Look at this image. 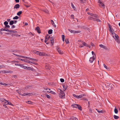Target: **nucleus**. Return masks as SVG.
Instances as JSON below:
<instances>
[{
  "instance_id": "obj_16",
  "label": "nucleus",
  "mask_w": 120,
  "mask_h": 120,
  "mask_svg": "<svg viewBox=\"0 0 120 120\" xmlns=\"http://www.w3.org/2000/svg\"><path fill=\"white\" fill-rule=\"evenodd\" d=\"M45 39H46L47 40H49L50 39V40H51V37L50 36H49L48 35L47 36H46L45 37Z\"/></svg>"
},
{
  "instance_id": "obj_2",
  "label": "nucleus",
  "mask_w": 120,
  "mask_h": 120,
  "mask_svg": "<svg viewBox=\"0 0 120 120\" xmlns=\"http://www.w3.org/2000/svg\"><path fill=\"white\" fill-rule=\"evenodd\" d=\"M114 34L115 36H113V37L114 38L115 41L118 43H120V41L119 39V37L117 34H116L115 33H113Z\"/></svg>"
},
{
  "instance_id": "obj_44",
  "label": "nucleus",
  "mask_w": 120,
  "mask_h": 120,
  "mask_svg": "<svg viewBox=\"0 0 120 120\" xmlns=\"http://www.w3.org/2000/svg\"><path fill=\"white\" fill-rule=\"evenodd\" d=\"M51 23L52 25H53L54 27H56V26L55 24H54V22H51Z\"/></svg>"
},
{
  "instance_id": "obj_11",
  "label": "nucleus",
  "mask_w": 120,
  "mask_h": 120,
  "mask_svg": "<svg viewBox=\"0 0 120 120\" xmlns=\"http://www.w3.org/2000/svg\"><path fill=\"white\" fill-rule=\"evenodd\" d=\"M54 37H51V40L50 41H51V43L53 45V43L54 42Z\"/></svg>"
},
{
  "instance_id": "obj_41",
  "label": "nucleus",
  "mask_w": 120,
  "mask_h": 120,
  "mask_svg": "<svg viewBox=\"0 0 120 120\" xmlns=\"http://www.w3.org/2000/svg\"><path fill=\"white\" fill-rule=\"evenodd\" d=\"M103 66L104 68H105L106 69H109L107 67V66L105 64H103Z\"/></svg>"
},
{
  "instance_id": "obj_48",
  "label": "nucleus",
  "mask_w": 120,
  "mask_h": 120,
  "mask_svg": "<svg viewBox=\"0 0 120 120\" xmlns=\"http://www.w3.org/2000/svg\"><path fill=\"white\" fill-rule=\"evenodd\" d=\"M12 77L14 78H17V76L16 75H13L12 76Z\"/></svg>"
},
{
  "instance_id": "obj_59",
  "label": "nucleus",
  "mask_w": 120,
  "mask_h": 120,
  "mask_svg": "<svg viewBox=\"0 0 120 120\" xmlns=\"http://www.w3.org/2000/svg\"><path fill=\"white\" fill-rule=\"evenodd\" d=\"M15 27V26L14 25H12V26H11V28H14Z\"/></svg>"
},
{
  "instance_id": "obj_5",
  "label": "nucleus",
  "mask_w": 120,
  "mask_h": 120,
  "mask_svg": "<svg viewBox=\"0 0 120 120\" xmlns=\"http://www.w3.org/2000/svg\"><path fill=\"white\" fill-rule=\"evenodd\" d=\"M87 14L88 15H89L91 16L94 17H98V16L95 14L91 13L89 12H87Z\"/></svg>"
},
{
  "instance_id": "obj_26",
  "label": "nucleus",
  "mask_w": 120,
  "mask_h": 120,
  "mask_svg": "<svg viewBox=\"0 0 120 120\" xmlns=\"http://www.w3.org/2000/svg\"><path fill=\"white\" fill-rule=\"evenodd\" d=\"M17 35H19V37H20V35H19L18 34H12V36L14 37V36H15L17 37Z\"/></svg>"
},
{
  "instance_id": "obj_51",
  "label": "nucleus",
  "mask_w": 120,
  "mask_h": 120,
  "mask_svg": "<svg viewBox=\"0 0 120 120\" xmlns=\"http://www.w3.org/2000/svg\"><path fill=\"white\" fill-rule=\"evenodd\" d=\"M20 57L22 58H27V57H26L24 56H22L20 55Z\"/></svg>"
},
{
  "instance_id": "obj_45",
  "label": "nucleus",
  "mask_w": 120,
  "mask_h": 120,
  "mask_svg": "<svg viewBox=\"0 0 120 120\" xmlns=\"http://www.w3.org/2000/svg\"><path fill=\"white\" fill-rule=\"evenodd\" d=\"M60 81L62 82H63L64 81V79H62V78L60 79Z\"/></svg>"
},
{
  "instance_id": "obj_47",
  "label": "nucleus",
  "mask_w": 120,
  "mask_h": 120,
  "mask_svg": "<svg viewBox=\"0 0 120 120\" xmlns=\"http://www.w3.org/2000/svg\"><path fill=\"white\" fill-rule=\"evenodd\" d=\"M26 62L30 63H31L32 61H30L29 60H26Z\"/></svg>"
},
{
  "instance_id": "obj_27",
  "label": "nucleus",
  "mask_w": 120,
  "mask_h": 120,
  "mask_svg": "<svg viewBox=\"0 0 120 120\" xmlns=\"http://www.w3.org/2000/svg\"><path fill=\"white\" fill-rule=\"evenodd\" d=\"M65 41L66 43L67 44H68L69 43V40L68 39H65Z\"/></svg>"
},
{
  "instance_id": "obj_56",
  "label": "nucleus",
  "mask_w": 120,
  "mask_h": 120,
  "mask_svg": "<svg viewBox=\"0 0 120 120\" xmlns=\"http://www.w3.org/2000/svg\"><path fill=\"white\" fill-rule=\"evenodd\" d=\"M20 64H15V65H16V66H20Z\"/></svg>"
},
{
  "instance_id": "obj_7",
  "label": "nucleus",
  "mask_w": 120,
  "mask_h": 120,
  "mask_svg": "<svg viewBox=\"0 0 120 120\" xmlns=\"http://www.w3.org/2000/svg\"><path fill=\"white\" fill-rule=\"evenodd\" d=\"M35 30L37 31V32L39 34L41 33V30L40 28L38 26L37 27L35 28Z\"/></svg>"
},
{
  "instance_id": "obj_57",
  "label": "nucleus",
  "mask_w": 120,
  "mask_h": 120,
  "mask_svg": "<svg viewBox=\"0 0 120 120\" xmlns=\"http://www.w3.org/2000/svg\"><path fill=\"white\" fill-rule=\"evenodd\" d=\"M23 96H25L27 95V93H25L23 94L22 95Z\"/></svg>"
},
{
  "instance_id": "obj_60",
  "label": "nucleus",
  "mask_w": 120,
  "mask_h": 120,
  "mask_svg": "<svg viewBox=\"0 0 120 120\" xmlns=\"http://www.w3.org/2000/svg\"><path fill=\"white\" fill-rule=\"evenodd\" d=\"M13 21L14 22V23L15 24H16L17 22V21L16 20H13Z\"/></svg>"
},
{
  "instance_id": "obj_40",
  "label": "nucleus",
  "mask_w": 120,
  "mask_h": 120,
  "mask_svg": "<svg viewBox=\"0 0 120 120\" xmlns=\"http://www.w3.org/2000/svg\"><path fill=\"white\" fill-rule=\"evenodd\" d=\"M109 28L110 29V31H112V30H113V29H112V26H111L109 24Z\"/></svg>"
},
{
  "instance_id": "obj_13",
  "label": "nucleus",
  "mask_w": 120,
  "mask_h": 120,
  "mask_svg": "<svg viewBox=\"0 0 120 120\" xmlns=\"http://www.w3.org/2000/svg\"><path fill=\"white\" fill-rule=\"evenodd\" d=\"M99 46L100 47L103 48L104 49H107V47H106V46H105L104 45H103L102 44L100 45H99Z\"/></svg>"
},
{
  "instance_id": "obj_35",
  "label": "nucleus",
  "mask_w": 120,
  "mask_h": 120,
  "mask_svg": "<svg viewBox=\"0 0 120 120\" xmlns=\"http://www.w3.org/2000/svg\"><path fill=\"white\" fill-rule=\"evenodd\" d=\"M62 40L63 41H64L65 37L64 35H62Z\"/></svg>"
},
{
  "instance_id": "obj_33",
  "label": "nucleus",
  "mask_w": 120,
  "mask_h": 120,
  "mask_svg": "<svg viewBox=\"0 0 120 120\" xmlns=\"http://www.w3.org/2000/svg\"><path fill=\"white\" fill-rule=\"evenodd\" d=\"M13 72L12 71H5V72L6 73H12Z\"/></svg>"
},
{
  "instance_id": "obj_31",
  "label": "nucleus",
  "mask_w": 120,
  "mask_h": 120,
  "mask_svg": "<svg viewBox=\"0 0 120 120\" xmlns=\"http://www.w3.org/2000/svg\"><path fill=\"white\" fill-rule=\"evenodd\" d=\"M84 95L83 94H81L79 95H78V98H81L82 97H83L84 96Z\"/></svg>"
},
{
  "instance_id": "obj_3",
  "label": "nucleus",
  "mask_w": 120,
  "mask_h": 120,
  "mask_svg": "<svg viewBox=\"0 0 120 120\" xmlns=\"http://www.w3.org/2000/svg\"><path fill=\"white\" fill-rule=\"evenodd\" d=\"M71 106L76 108H77L78 109L80 110H82V107L79 105L75 104H73L71 105Z\"/></svg>"
},
{
  "instance_id": "obj_14",
  "label": "nucleus",
  "mask_w": 120,
  "mask_h": 120,
  "mask_svg": "<svg viewBox=\"0 0 120 120\" xmlns=\"http://www.w3.org/2000/svg\"><path fill=\"white\" fill-rule=\"evenodd\" d=\"M70 120H78V119L76 117L72 116L70 118Z\"/></svg>"
},
{
  "instance_id": "obj_9",
  "label": "nucleus",
  "mask_w": 120,
  "mask_h": 120,
  "mask_svg": "<svg viewBox=\"0 0 120 120\" xmlns=\"http://www.w3.org/2000/svg\"><path fill=\"white\" fill-rule=\"evenodd\" d=\"M82 44H83V45L86 46L87 47H88L89 48H90V46L89 45L87 44H86V43L83 42V41H82Z\"/></svg>"
},
{
  "instance_id": "obj_23",
  "label": "nucleus",
  "mask_w": 120,
  "mask_h": 120,
  "mask_svg": "<svg viewBox=\"0 0 120 120\" xmlns=\"http://www.w3.org/2000/svg\"><path fill=\"white\" fill-rule=\"evenodd\" d=\"M47 92H48L52 94H55L56 93L54 92L53 91H52L51 90L50 91H47Z\"/></svg>"
},
{
  "instance_id": "obj_50",
  "label": "nucleus",
  "mask_w": 120,
  "mask_h": 120,
  "mask_svg": "<svg viewBox=\"0 0 120 120\" xmlns=\"http://www.w3.org/2000/svg\"><path fill=\"white\" fill-rule=\"evenodd\" d=\"M7 101L5 99H4V98H2L1 99V101Z\"/></svg>"
},
{
  "instance_id": "obj_20",
  "label": "nucleus",
  "mask_w": 120,
  "mask_h": 120,
  "mask_svg": "<svg viewBox=\"0 0 120 120\" xmlns=\"http://www.w3.org/2000/svg\"><path fill=\"white\" fill-rule=\"evenodd\" d=\"M113 117L114 118L116 119H117L119 118V117L116 115H114Z\"/></svg>"
},
{
  "instance_id": "obj_6",
  "label": "nucleus",
  "mask_w": 120,
  "mask_h": 120,
  "mask_svg": "<svg viewBox=\"0 0 120 120\" xmlns=\"http://www.w3.org/2000/svg\"><path fill=\"white\" fill-rule=\"evenodd\" d=\"M98 16L97 18H98ZM93 16H90L88 17V19L90 20H92L95 21V19L96 17H94Z\"/></svg>"
},
{
  "instance_id": "obj_38",
  "label": "nucleus",
  "mask_w": 120,
  "mask_h": 120,
  "mask_svg": "<svg viewBox=\"0 0 120 120\" xmlns=\"http://www.w3.org/2000/svg\"><path fill=\"white\" fill-rule=\"evenodd\" d=\"M4 24L5 25V26L8 25V22L7 21H5L4 22Z\"/></svg>"
},
{
  "instance_id": "obj_15",
  "label": "nucleus",
  "mask_w": 120,
  "mask_h": 120,
  "mask_svg": "<svg viewBox=\"0 0 120 120\" xmlns=\"http://www.w3.org/2000/svg\"><path fill=\"white\" fill-rule=\"evenodd\" d=\"M31 87H32V86H26L25 87V89L26 90H27L28 89H31Z\"/></svg>"
},
{
  "instance_id": "obj_49",
  "label": "nucleus",
  "mask_w": 120,
  "mask_h": 120,
  "mask_svg": "<svg viewBox=\"0 0 120 120\" xmlns=\"http://www.w3.org/2000/svg\"><path fill=\"white\" fill-rule=\"evenodd\" d=\"M71 5L72 6V7L73 8H75V6H74V5L73 4V3H71Z\"/></svg>"
},
{
  "instance_id": "obj_58",
  "label": "nucleus",
  "mask_w": 120,
  "mask_h": 120,
  "mask_svg": "<svg viewBox=\"0 0 120 120\" xmlns=\"http://www.w3.org/2000/svg\"><path fill=\"white\" fill-rule=\"evenodd\" d=\"M27 103L29 104H31L32 103V102L30 101H28Z\"/></svg>"
},
{
  "instance_id": "obj_54",
  "label": "nucleus",
  "mask_w": 120,
  "mask_h": 120,
  "mask_svg": "<svg viewBox=\"0 0 120 120\" xmlns=\"http://www.w3.org/2000/svg\"><path fill=\"white\" fill-rule=\"evenodd\" d=\"M90 45L92 46H94V44L92 42H91L90 43Z\"/></svg>"
},
{
  "instance_id": "obj_1",
  "label": "nucleus",
  "mask_w": 120,
  "mask_h": 120,
  "mask_svg": "<svg viewBox=\"0 0 120 120\" xmlns=\"http://www.w3.org/2000/svg\"><path fill=\"white\" fill-rule=\"evenodd\" d=\"M58 91L60 92L59 97L61 98H65V94L64 92L60 89H58Z\"/></svg>"
},
{
  "instance_id": "obj_55",
  "label": "nucleus",
  "mask_w": 120,
  "mask_h": 120,
  "mask_svg": "<svg viewBox=\"0 0 120 120\" xmlns=\"http://www.w3.org/2000/svg\"><path fill=\"white\" fill-rule=\"evenodd\" d=\"M26 58L27 59H29L30 60H32V58H31L27 57V58Z\"/></svg>"
},
{
  "instance_id": "obj_39",
  "label": "nucleus",
  "mask_w": 120,
  "mask_h": 120,
  "mask_svg": "<svg viewBox=\"0 0 120 120\" xmlns=\"http://www.w3.org/2000/svg\"><path fill=\"white\" fill-rule=\"evenodd\" d=\"M73 97L76 98H78V95H76L74 94H73Z\"/></svg>"
},
{
  "instance_id": "obj_8",
  "label": "nucleus",
  "mask_w": 120,
  "mask_h": 120,
  "mask_svg": "<svg viewBox=\"0 0 120 120\" xmlns=\"http://www.w3.org/2000/svg\"><path fill=\"white\" fill-rule=\"evenodd\" d=\"M57 50L58 52L60 54H62L63 53L62 51H61L59 48L57 49Z\"/></svg>"
},
{
  "instance_id": "obj_61",
  "label": "nucleus",
  "mask_w": 120,
  "mask_h": 120,
  "mask_svg": "<svg viewBox=\"0 0 120 120\" xmlns=\"http://www.w3.org/2000/svg\"><path fill=\"white\" fill-rule=\"evenodd\" d=\"M34 60V61L36 62H37L38 61L37 60V59H32V60Z\"/></svg>"
},
{
  "instance_id": "obj_10",
  "label": "nucleus",
  "mask_w": 120,
  "mask_h": 120,
  "mask_svg": "<svg viewBox=\"0 0 120 120\" xmlns=\"http://www.w3.org/2000/svg\"><path fill=\"white\" fill-rule=\"evenodd\" d=\"M94 59L95 58L94 56L91 57L90 58L89 61L91 63H92Z\"/></svg>"
},
{
  "instance_id": "obj_18",
  "label": "nucleus",
  "mask_w": 120,
  "mask_h": 120,
  "mask_svg": "<svg viewBox=\"0 0 120 120\" xmlns=\"http://www.w3.org/2000/svg\"><path fill=\"white\" fill-rule=\"evenodd\" d=\"M26 69L29 70H31L32 71H33V68L31 67H26Z\"/></svg>"
},
{
  "instance_id": "obj_36",
  "label": "nucleus",
  "mask_w": 120,
  "mask_h": 120,
  "mask_svg": "<svg viewBox=\"0 0 120 120\" xmlns=\"http://www.w3.org/2000/svg\"><path fill=\"white\" fill-rule=\"evenodd\" d=\"M19 17L17 16H16L14 17H13V19H19Z\"/></svg>"
},
{
  "instance_id": "obj_24",
  "label": "nucleus",
  "mask_w": 120,
  "mask_h": 120,
  "mask_svg": "<svg viewBox=\"0 0 120 120\" xmlns=\"http://www.w3.org/2000/svg\"><path fill=\"white\" fill-rule=\"evenodd\" d=\"M22 11H20L17 13V15L18 16H20L22 14Z\"/></svg>"
},
{
  "instance_id": "obj_29",
  "label": "nucleus",
  "mask_w": 120,
  "mask_h": 120,
  "mask_svg": "<svg viewBox=\"0 0 120 120\" xmlns=\"http://www.w3.org/2000/svg\"><path fill=\"white\" fill-rule=\"evenodd\" d=\"M18 60H21L23 61H24L25 62H26V60L25 59H21L20 58H19L18 59Z\"/></svg>"
},
{
  "instance_id": "obj_43",
  "label": "nucleus",
  "mask_w": 120,
  "mask_h": 120,
  "mask_svg": "<svg viewBox=\"0 0 120 120\" xmlns=\"http://www.w3.org/2000/svg\"><path fill=\"white\" fill-rule=\"evenodd\" d=\"M5 27L7 28H9L10 27V26L9 25H7L5 26Z\"/></svg>"
},
{
  "instance_id": "obj_19",
  "label": "nucleus",
  "mask_w": 120,
  "mask_h": 120,
  "mask_svg": "<svg viewBox=\"0 0 120 120\" xmlns=\"http://www.w3.org/2000/svg\"><path fill=\"white\" fill-rule=\"evenodd\" d=\"M52 33V30L51 29L49 30L48 31V33L49 34H51Z\"/></svg>"
},
{
  "instance_id": "obj_42",
  "label": "nucleus",
  "mask_w": 120,
  "mask_h": 120,
  "mask_svg": "<svg viewBox=\"0 0 120 120\" xmlns=\"http://www.w3.org/2000/svg\"><path fill=\"white\" fill-rule=\"evenodd\" d=\"M99 6H105L104 4L102 3L101 4H99Z\"/></svg>"
},
{
  "instance_id": "obj_62",
  "label": "nucleus",
  "mask_w": 120,
  "mask_h": 120,
  "mask_svg": "<svg viewBox=\"0 0 120 120\" xmlns=\"http://www.w3.org/2000/svg\"><path fill=\"white\" fill-rule=\"evenodd\" d=\"M0 67L1 68H3L4 67H5V66H4V65H0Z\"/></svg>"
},
{
  "instance_id": "obj_22",
  "label": "nucleus",
  "mask_w": 120,
  "mask_h": 120,
  "mask_svg": "<svg viewBox=\"0 0 120 120\" xmlns=\"http://www.w3.org/2000/svg\"><path fill=\"white\" fill-rule=\"evenodd\" d=\"M13 20H11L9 22V24L10 25H12L14 24Z\"/></svg>"
},
{
  "instance_id": "obj_21",
  "label": "nucleus",
  "mask_w": 120,
  "mask_h": 120,
  "mask_svg": "<svg viewBox=\"0 0 120 120\" xmlns=\"http://www.w3.org/2000/svg\"><path fill=\"white\" fill-rule=\"evenodd\" d=\"M0 84L2 85H3L4 86H8V85L7 84H6V83H3V82H0Z\"/></svg>"
},
{
  "instance_id": "obj_30",
  "label": "nucleus",
  "mask_w": 120,
  "mask_h": 120,
  "mask_svg": "<svg viewBox=\"0 0 120 120\" xmlns=\"http://www.w3.org/2000/svg\"><path fill=\"white\" fill-rule=\"evenodd\" d=\"M114 112H115V113H116V114L117 113H118V110L116 108H115L114 109Z\"/></svg>"
},
{
  "instance_id": "obj_63",
  "label": "nucleus",
  "mask_w": 120,
  "mask_h": 120,
  "mask_svg": "<svg viewBox=\"0 0 120 120\" xmlns=\"http://www.w3.org/2000/svg\"><path fill=\"white\" fill-rule=\"evenodd\" d=\"M98 2L99 3H100V4H101V3H102V2H101V0H98Z\"/></svg>"
},
{
  "instance_id": "obj_28",
  "label": "nucleus",
  "mask_w": 120,
  "mask_h": 120,
  "mask_svg": "<svg viewBox=\"0 0 120 120\" xmlns=\"http://www.w3.org/2000/svg\"><path fill=\"white\" fill-rule=\"evenodd\" d=\"M45 55L44 53L42 52H40L39 53V55L40 56H44Z\"/></svg>"
},
{
  "instance_id": "obj_4",
  "label": "nucleus",
  "mask_w": 120,
  "mask_h": 120,
  "mask_svg": "<svg viewBox=\"0 0 120 120\" xmlns=\"http://www.w3.org/2000/svg\"><path fill=\"white\" fill-rule=\"evenodd\" d=\"M68 30L70 31L71 33L74 34L80 33L81 31H75L74 30H71L70 29H68Z\"/></svg>"
},
{
  "instance_id": "obj_53",
  "label": "nucleus",
  "mask_w": 120,
  "mask_h": 120,
  "mask_svg": "<svg viewBox=\"0 0 120 120\" xmlns=\"http://www.w3.org/2000/svg\"><path fill=\"white\" fill-rule=\"evenodd\" d=\"M44 11L46 13H48V10H47L46 9L44 10Z\"/></svg>"
},
{
  "instance_id": "obj_17",
  "label": "nucleus",
  "mask_w": 120,
  "mask_h": 120,
  "mask_svg": "<svg viewBox=\"0 0 120 120\" xmlns=\"http://www.w3.org/2000/svg\"><path fill=\"white\" fill-rule=\"evenodd\" d=\"M22 68H23L24 69H26V66L24 65L23 64H21L20 66Z\"/></svg>"
},
{
  "instance_id": "obj_25",
  "label": "nucleus",
  "mask_w": 120,
  "mask_h": 120,
  "mask_svg": "<svg viewBox=\"0 0 120 120\" xmlns=\"http://www.w3.org/2000/svg\"><path fill=\"white\" fill-rule=\"evenodd\" d=\"M67 88V86L65 85H64L63 86V89L64 91H65Z\"/></svg>"
},
{
  "instance_id": "obj_32",
  "label": "nucleus",
  "mask_w": 120,
  "mask_h": 120,
  "mask_svg": "<svg viewBox=\"0 0 120 120\" xmlns=\"http://www.w3.org/2000/svg\"><path fill=\"white\" fill-rule=\"evenodd\" d=\"M7 101V104H6V105H7L8 104L11 105H13L12 104L11 102H9Z\"/></svg>"
},
{
  "instance_id": "obj_12",
  "label": "nucleus",
  "mask_w": 120,
  "mask_h": 120,
  "mask_svg": "<svg viewBox=\"0 0 120 120\" xmlns=\"http://www.w3.org/2000/svg\"><path fill=\"white\" fill-rule=\"evenodd\" d=\"M20 7V5L19 4H17L15 5L14 7V8H15L18 9Z\"/></svg>"
},
{
  "instance_id": "obj_34",
  "label": "nucleus",
  "mask_w": 120,
  "mask_h": 120,
  "mask_svg": "<svg viewBox=\"0 0 120 120\" xmlns=\"http://www.w3.org/2000/svg\"><path fill=\"white\" fill-rule=\"evenodd\" d=\"M96 110L99 113H103V112L102 110H101V111H99V110H98L97 109H96Z\"/></svg>"
},
{
  "instance_id": "obj_64",
  "label": "nucleus",
  "mask_w": 120,
  "mask_h": 120,
  "mask_svg": "<svg viewBox=\"0 0 120 120\" xmlns=\"http://www.w3.org/2000/svg\"><path fill=\"white\" fill-rule=\"evenodd\" d=\"M15 1L16 3H18L19 1V0H15Z\"/></svg>"
},
{
  "instance_id": "obj_52",
  "label": "nucleus",
  "mask_w": 120,
  "mask_h": 120,
  "mask_svg": "<svg viewBox=\"0 0 120 120\" xmlns=\"http://www.w3.org/2000/svg\"><path fill=\"white\" fill-rule=\"evenodd\" d=\"M32 93H27V95L30 96Z\"/></svg>"
},
{
  "instance_id": "obj_46",
  "label": "nucleus",
  "mask_w": 120,
  "mask_h": 120,
  "mask_svg": "<svg viewBox=\"0 0 120 120\" xmlns=\"http://www.w3.org/2000/svg\"><path fill=\"white\" fill-rule=\"evenodd\" d=\"M46 94V97L48 98H50V96L47 94Z\"/></svg>"
},
{
  "instance_id": "obj_37",
  "label": "nucleus",
  "mask_w": 120,
  "mask_h": 120,
  "mask_svg": "<svg viewBox=\"0 0 120 120\" xmlns=\"http://www.w3.org/2000/svg\"><path fill=\"white\" fill-rule=\"evenodd\" d=\"M96 18H96L95 20V21H96L97 22H101V21L99 19H97Z\"/></svg>"
}]
</instances>
